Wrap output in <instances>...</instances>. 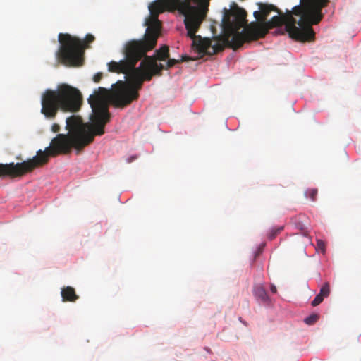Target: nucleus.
I'll return each mask as SVG.
<instances>
[{
	"label": "nucleus",
	"mask_w": 361,
	"mask_h": 361,
	"mask_svg": "<svg viewBox=\"0 0 361 361\" xmlns=\"http://www.w3.org/2000/svg\"><path fill=\"white\" fill-rule=\"evenodd\" d=\"M51 130L54 132V133H58L59 130H60V126L59 125L56 124V123H54L52 126H51Z\"/></svg>",
	"instance_id": "a211bd4d"
},
{
	"label": "nucleus",
	"mask_w": 361,
	"mask_h": 361,
	"mask_svg": "<svg viewBox=\"0 0 361 361\" xmlns=\"http://www.w3.org/2000/svg\"><path fill=\"white\" fill-rule=\"evenodd\" d=\"M192 4H202V7L206 8L207 10H209V1L210 0H192Z\"/></svg>",
	"instance_id": "2eb2a0df"
},
{
	"label": "nucleus",
	"mask_w": 361,
	"mask_h": 361,
	"mask_svg": "<svg viewBox=\"0 0 361 361\" xmlns=\"http://www.w3.org/2000/svg\"><path fill=\"white\" fill-rule=\"evenodd\" d=\"M92 34H87L84 40L67 33L59 35L60 47L57 57L62 63L69 66H80L83 62L84 50L88 49V44L94 41Z\"/></svg>",
	"instance_id": "39448f33"
},
{
	"label": "nucleus",
	"mask_w": 361,
	"mask_h": 361,
	"mask_svg": "<svg viewBox=\"0 0 361 361\" xmlns=\"http://www.w3.org/2000/svg\"><path fill=\"white\" fill-rule=\"evenodd\" d=\"M149 10L150 14L145 20V25L147 26L148 33L151 32L152 36L154 35L150 48L155 44L157 27L161 24L158 19L159 14L165 11H178L185 17L184 23L187 30V36L192 40V48L202 55L214 54L212 42L195 35L208 11L206 8L202 7V4H192V0H156L149 4Z\"/></svg>",
	"instance_id": "7ed1b4c3"
},
{
	"label": "nucleus",
	"mask_w": 361,
	"mask_h": 361,
	"mask_svg": "<svg viewBox=\"0 0 361 361\" xmlns=\"http://www.w3.org/2000/svg\"><path fill=\"white\" fill-rule=\"evenodd\" d=\"M317 192H318L317 189H314V188L308 189L305 192V196L307 197L310 198L312 201H315L316 197L317 195Z\"/></svg>",
	"instance_id": "ddd939ff"
},
{
	"label": "nucleus",
	"mask_w": 361,
	"mask_h": 361,
	"mask_svg": "<svg viewBox=\"0 0 361 361\" xmlns=\"http://www.w3.org/2000/svg\"><path fill=\"white\" fill-rule=\"evenodd\" d=\"M254 295L261 302H268L269 300L267 293L262 286L259 285L254 288Z\"/></svg>",
	"instance_id": "6e6552de"
},
{
	"label": "nucleus",
	"mask_w": 361,
	"mask_h": 361,
	"mask_svg": "<svg viewBox=\"0 0 361 361\" xmlns=\"http://www.w3.org/2000/svg\"><path fill=\"white\" fill-rule=\"evenodd\" d=\"M324 298L321 296L319 294H317L315 296L314 299L311 302V305L313 307L317 306L318 305H319L324 300Z\"/></svg>",
	"instance_id": "dca6fc26"
},
{
	"label": "nucleus",
	"mask_w": 361,
	"mask_h": 361,
	"mask_svg": "<svg viewBox=\"0 0 361 361\" xmlns=\"http://www.w3.org/2000/svg\"><path fill=\"white\" fill-rule=\"evenodd\" d=\"M102 78V73H96L93 77V80L95 82H99L101 79Z\"/></svg>",
	"instance_id": "f3484780"
},
{
	"label": "nucleus",
	"mask_w": 361,
	"mask_h": 361,
	"mask_svg": "<svg viewBox=\"0 0 361 361\" xmlns=\"http://www.w3.org/2000/svg\"><path fill=\"white\" fill-rule=\"evenodd\" d=\"M258 6L259 11H256L253 13L257 22H267V17L271 11L279 13V9L272 4L259 3Z\"/></svg>",
	"instance_id": "423d86ee"
},
{
	"label": "nucleus",
	"mask_w": 361,
	"mask_h": 361,
	"mask_svg": "<svg viewBox=\"0 0 361 361\" xmlns=\"http://www.w3.org/2000/svg\"><path fill=\"white\" fill-rule=\"evenodd\" d=\"M61 294L63 302H75L78 298L75 289L71 286L63 288Z\"/></svg>",
	"instance_id": "0eeeda50"
},
{
	"label": "nucleus",
	"mask_w": 361,
	"mask_h": 361,
	"mask_svg": "<svg viewBox=\"0 0 361 361\" xmlns=\"http://www.w3.org/2000/svg\"><path fill=\"white\" fill-rule=\"evenodd\" d=\"M191 58L188 56H182L180 59H169L164 69L170 68L176 64H178L183 61H188Z\"/></svg>",
	"instance_id": "1a4fd4ad"
},
{
	"label": "nucleus",
	"mask_w": 361,
	"mask_h": 361,
	"mask_svg": "<svg viewBox=\"0 0 361 361\" xmlns=\"http://www.w3.org/2000/svg\"><path fill=\"white\" fill-rule=\"evenodd\" d=\"M330 285L329 283L326 282L320 288L319 294L323 298H327L330 294Z\"/></svg>",
	"instance_id": "9d476101"
},
{
	"label": "nucleus",
	"mask_w": 361,
	"mask_h": 361,
	"mask_svg": "<svg viewBox=\"0 0 361 361\" xmlns=\"http://www.w3.org/2000/svg\"><path fill=\"white\" fill-rule=\"evenodd\" d=\"M270 289H271V293H276L277 290H276V287L274 285L271 284Z\"/></svg>",
	"instance_id": "6ab92c4d"
},
{
	"label": "nucleus",
	"mask_w": 361,
	"mask_h": 361,
	"mask_svg": "<svg viewBox=\"0 0 361 361\" xmlns=\"http://www.w3.org/2000/svg\"><path fill=\"white\" fill-rule=\"evenodd\" d=\"M82 104V95L79 90L68 84H60L56 90H47L42 95L41 113L47 119H54L60 110L75 113Z\"/></svg>",
	"instance_id": "20e7f679"
},
{
	"label": "nucleus",
	"mask_w": 361,
	"mask_h": 361,
	"mask_svg": "<svg viewBox=\"0 0 361 361\" xmlns=\"http://www.w3.org/2000/svg\"><path fill=\"white\" fill-rule=\"evenodd\" d=\"M317 250H320L322 253H325L326 244L322 240H317Z\"/></svg>",
	"instance_id": "4468645a"
},
{
	"label": "nucleus",
	"mask_w": 361,
	"mask_h": 361,
	"mask_svg": "<svg viewBox=\"0 0 361 361\" xmlns=\"http://www.w3.org/2000/svg\"><path fill=\"white\" fill-rule=\"evenodd\" d=\"M329 0H302L301 5L295 6L286 14L279 10L278 16L267 22H252L247 24V13L241 8L231 10L224 8L222 18V34L212 47V53L216 54L229 47L237 50L245 42L263 38L273 27L285 25L290 37L298 41H310L314 37L312 25L318 24L323 18L322 9Z\"/></svg>",
	"instance_id": "f03ea898"
},
{
	"label": "nucleus",
	"mask_w": 361,
	"mask_h": 361,
	"mask_svg": "<svg viewBox=\"0 0 361 361\" xmlns=\"http://www.w3.org/2000/svg\"><path fill=\"white\" fill-rule=\"evenodd\" d=\"M283 229V226L274 227L273 228L269 233L268 234V238L269 240H273L275 237Z\"/></svg>",
	"instance_id": "f8f14e48"
},
{
	"label": "nucleus",
	"mask_w": 361,
	"mask_h": 361,
	"mask_svg": "<svg viewBox=\"0 0 361 361\" xmlns=\"http://www.w3.org/2000/svg\"><path fill=\"white\" fill-rule=\"evenodd\" d=\"M318 319L319 315L317 314H312L309 317H306L304 322L307 325H313L318 321Z\"/></svg>",
	"instance_id": "9b49d317"
},
{
	"label": "nucleus",
	"mask_w": 361,
	"mask_h": 361,
	"mask_svg": "<svg viewBox=\"0 0 361 361\" xmlns=\"http://www.w3.org/2000/svg\"><path fill=\"white\" fill-rule=\"evenodd\" d=\"M161 24L158 25L155 44L151 47L152 33L146 29L144 37L127 42L123 47L124 59L118 62L108 63L110 72L124 73L128 76L130 85L119 80L112 85L109 92L104 87H99L88 98L92 109L90 122L83 123L82 118L71 116L66 119L68 134H58L53 138L49 147L39 150L32 158H48L59 155H66L73 148L78 152L91 143L97 135L104 133V127L110 121L109 102L116 107H125L139 97L138 90L145 80L149 81L153 75L161 74L165 66L157 61H165L169 57V48L164 45L155 51V55L147 56L146 53L154 48L160 34Z\"/></svg>",
	"instance_id": "f257e3e1"
}]
</instances>
